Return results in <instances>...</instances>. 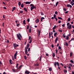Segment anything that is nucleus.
Returning a JSON list of instances; mask_svg holds the SVG:
<instances>
[{"instance_id":"nucleus-4","label":"nucleus","mask_w":74,"mask_h":74,"mask_svg":"<svg viewBox=\"0 0 74 74\" xmlns=\"http://www.w3.org/2000/svg\"><path fill=\"white\" fill-rule=\"evenodd\" d=\"M17 54V51H16V52L15 53L14 56V58L15 60L16 59Z\"/></svg>"},{"instance_id":"nucleus-33","label":"nucleus","mask_w":74,"mask_h":74,"mask_svg":"<svg viewBox=\"0 0 74 74\" xmlns=\"http://www.w3.org/2000/svg\"><path fill=\"white\" fill-rule=\"evenodd\" d=\"M42 59V56H41L40 57V59H39V60L40 61H41V60Z\"/></svg>"},{"instance_id":"nucleus-38","label":"nucleus","mask_w":74,"mask_h":74,"mask_svg":"<svg viewBox=\"0 0 74 74\" xmlns=\"http://www.w3.org/2000/svg\"><path fill=\"white\" fill-rule=\"evenodd\" d=\"M40 31H39L38 32V37L40 36Z\"/></svg>"},{"instance_id":"nucleus-59","label":"nucleus","mask_w":74,"mask_h":74,"mask_svg":"<svg viewBox=\"0 0 74 74\" xmlns=\"http://www.w3.org/2000/svg\"><path fill=\"white\" fill-rule=\"evenodd\" d=\"M55 51H56V53L57 54V49H56L55 50Z\"/></svg>"},{"instance_id":"nucleus-24","label":"nucleus","mask_w":74,"mask_h":74,"mask_svg":"<svg viewBox=\"0 0 74 74\" xmlns=\"http://www.w3.org/2000/svg\"><path fill=\"white\" fill-rule=\"evenodd\" d=\"M24 10L25 11L27 12V8H24Z\"/></svg>"},{"instance_id":"nucleus-60","label":"nucleus","mask_w":74,"mask_h":74,"mask_svg":"<svg viewBox=\"0 0 74 74\" xmlns=\"http://www.w3.org/2000/svg\"><path fill=\"white\" fill-rule=\"evenodd\" d=\"M35 65L36 66H38V64H36V65Z\"/></svg>"},{"instance_id":"nucleus-13","label":"nucleus","mask_w":74,"mask_h":74,"mask_svg":"<svg viewBox=\"0 0 74 74\" xmlns=\"http://www.w3.org/2000/svg\"><path fill=\"white\" fill-rule=\"evenodd\" d=\"M27 49H25V54H27L28 53V52H27Z\"/></svg>"},{"instance_id":"nucleus-40","label":"nucleus","mask_w":74,"mask_h":74,"mask_svg":"<svg viewBox=\"0 0 74 74\" xmlns=\"http://www.w3.org/2000/svg\"><path fill=\"white\" fill-rule=\"evenodd\" d=\"M27 21L28 22H30V18H29L27 20Z\"/></svg>"},{"instance_id":"nucleus-10","label":"nucleus","mask_w":74,"mask_h":74,"mask_svg":"<svg viewBox=\"0 0 74 74\" xmlns=\"http://www.w3.org/2000/svg\"><path fill=\"white\" fill-rule=\"evenodd\" d=\"M45 19V18L43 17H42L41 18V20H40V22H41L42 21V19Z\"/></svg>"},{"instance_id":"nucleus-22","label":"nucleus","mask_w":74,"mask_h":74,"mask_svg":"<svg viewBox=\"0 0 74 74\" xmlns=\"http://www.w3.org/2000/svg\"><path fill=\"white\" fill-rule=\"evenodd\" d=\"M24 6V5H23V3H22L21 5V7L22 8H23Z\"/></svg>"},{"instance_id":"nucleus-27","label":"nucleus","mask_w":74,"mask_h":74,"mask_svg":"<svg viewBox=\"0 0 74 74\" xmlns=\"http://www.w3.org/2000/svg\"><path fill=\"white\" fill-rule=\"evenodd\" d=\"M40 14H41V15H44V13H43L42 12H40Z\"/></svg>"},{"instance_id":"nucleus-51","label":"nucleus","mask_w":74,"mask_h":74,"mask_svg":"<svg viewBox=\"0 0 74 74\" xmlns=\"http://www.w3.org/2000/svg\"><path fill=\"white\" fill-rule=\"evenodd\" d=\"M32 40H30L29 41V44H31V42H32Z\"/></svg>"},{"instance_id":"nucleus-37","label":"nucleus","mask_w":74,"mask_h":74,"mask_svg":"<svg viewBox=\"0 0 74 74\" xmlns=\"http://www.w3.org/2000/svg\"><path fill=\"white\" fill-rule=\"evenodd\" d=\"M24 59H25V60L27 59V57H26V56H24Z\"/></svg>"},{"instance_id":"nucleus-58","label":"nucleus","mask_w":74,"mask_h":74,"mask_svg":"<svg viewBox=\"0 0 74 74\" xmlns=\"http://www.w3.org/2000/svg\"><path fill=\"white\" fill-rule=\"evenodd\" d=\"M55 19H56V21H58V18H55Z\"/></svg>"},{"instance_id":"nucleus-64","label":"nucleus","mask_w":74,"mask_h":74,"mask_svg":"<svg viewBox=\"0 0 74 74\" xmlns=\"http://www.w3.org/2000/svg\"><path fill=\"white\" fill-rule=\"evenodd\" d=\"M71 5H74V3H72Z\"/></svg>"},{"instance_id":"nucleus-47","label":"nucleus","mask_w":74,"mask_h":74,"mask_svg":"<svg viewBox=\"0 0 74 74\" xmlns=\"http://www.w3.org/2000/svg\"><path fill=\"white\" fill-rule=\"evenodd\" d=\"M65 45H66V46H68V43H67V42H66Z\"/></svg>"},{"instance_id":"nucleus-23","label":"nucleus","mask_w":74,"mask_h":74,"mask_svg":"<svg viewBox=\"0 0 74 74\" xmlns=\"http://www.w3.org/2000/svg\"><path fill=\"white\" fill-rule=\"evenodd\" d=\"M58 3H59V2L57 1L56 4V7L57 5H58Z\"/></svg>"},{"instance_id":"nucleus-34","label":"nucleus","mask_w":74,"mask_h":74,"mask_svg":"<svg viewBox=\"0 0 74 74\" xmlns=\"http://www.w3.org/2000/svg\"><path fill=\"white\" fill-rule=\"evenodd\" d=\"M64 73H67V70H64Z\"/></svg>"},{"instance_id":"nucleus-42","label":"nucleus","mask_w":74,"mask_h":74,"mask_svg":"<svg viewBox=\"0 0 74 74\" xmlns=\"http://www.w3.org/2000/svg\"><path fill=\"white\" fill-rule=\"evenodd\" d=\"M51 36V32H49V36Z\"/></svg>"},{"instance_id":"nucleus-20","label":"nucleus","mask_w":74,"mask_h":74,"mask_svg":"<svg viewBox=\"0 0 74 74\" xmlns=\"http://www.w3.org/2000/svg\"><path fill=\"white\" fill-rule=\"evenodd\" d=\"M58 19H60L61 20L62 19V17H58Z\"/></svg>"},{"instance_id":"nucleus-1","label":"nucleus","mask_w":74,"mask_h":74,"mask_svg":"<svg viewBox=\"0 0 74 74\" xmlns=\"http://www.w3.org/2000/svg\"><path fill=\"white\" fill-rule=\"evenodd\" d=\"M56 65L58 66V69L60 70V67L59 66V64L58 62H54V65L55 67H56Z\"/></svg>"},{"instance_id":"nucleus-48","label":"nucleus","mask_w":74,"mask_h":74,"mask_svg":"<svg viewBox=\"0 0 74 74\" xmlns=\"http://www.w3.org/2000/svg\"><path fill=\"white\" fill-rule=\"evenodd\" d=\"M17 25L16 26L17 27H18V26H19V23L18 24H16Z\"/></svg>"},{"instance_id":"nucleus-52","label":"nucleus","mask_w":74,"mask_h":74,"mask_svg":"<svg viewBox=\"0 0 74 74\" xmlns=\"http://www.w3.org/2000/svg\"><path fill=\"white\" fill-rule=\"evenodd\" d=\"M62 27H64V26H65V25L64 24H63L62 25Z\"/></svg>"},{"instance_id":"nucleus-43","label":"nucleus","mask_w":74,"mask_h":74,"mask_svg":"<svg viewBox=\"0 0 74 74\" xmlns=\"http://www.w3.org/2000/svg\"><path fill=\"white\" fill-rule=\"evenodd\" d=\"M63 36L64 37V38H65V37H66V36L64 35V34H63Z\"/></svg>"},{"instance_id":"nucleus-57","label":"nucleus","mask_w":74,"mask_h":74,"mask_svg":"<svg viewBox=\"0 0 74 74\" xmlns=\"http://www.w3.org/2000/svg\"><path fill=\"white\" fill-rule=\"evenodd\" d=\"M59 47L58 49H61V47Z\"/></svg>"},{"instance_id":"nucleus-63","label":"nucleus","mask_w":74,"mask_h":74,"mask_svg":"<svg viewBox=\"0 0 74 74\" xmlns=\"http://www.w3.org/2000/svg\"><path fill=\"white\" fill-rule=\"evenodd\" d=\"M69 66H72V65L71 64H70V65H69Z\"/></svg>"},{"instance_id":"nucleus-9","label":"nucleus","mask_w":74,"mask_h":74,"mask_svg":"<svg viewBox=\"0 0 74 74\" xmlns=\"http://www.w3.org/2000/svg\"><path fill=\"white\" fill-rule=\"evenodd\" d=\"M24 3H25V4H30V2L28 1L26 2L25 3V2Z\"/></svg>"},{"instance_id":"nucleus-62","label":"nucleus","mask_w":74,"mask_h":74,"mask_svg":"<svg viewBox=\"0 0 74 74\" xmlns=\"http://www.w3.org/2000/svg\"><path fill=\"white\" fill-rule=\"evenodd\" d=\"M73 1H71L70 2V4H73Z\"/></svg>"},{"instance_id":"nucleus-28","label":"nucleus","mask_w":74,"mask_h":74,"mask_svg":"<svg viewBox=\"0 0 74 74\" xmlns=\"http://www.w3.org/2000/svg\"><path fill=\"white\" fill-rule=\"evenodd\" d=\"M10 64H12V60H10Z\"/></svg>"},{"instance_id":"nucleus-30","label":"nucleus","mask_w":74,"mask_h":74,"mask_svg":"<svg viewBox=\"0 0 74 74\" xmlns=\"http://www.w3.org/2000/svg\"><path fill=\"white\" fill-rule=\"evenodd\" d=\"M66 40H68V39L69 38V36H67L66 37Z\"/></svg>"},{"instance_id":"nucleus-26","label":"nucleus","mask_w":74,"mask_h":74,"mask_svg":"<svg viewBox=\"0 0 74 74\" xmlns=\"http://www.w3.org/2000/svg\"><path fill=\"white\" fill-rule=\"evenodd\" d=\"M18 4V5H19V6H21V3L20 2H19Z\"/></svg>"},{"instance_id":"nucleus-55","label":"nucleus","mask_w":74,"mask_h":74,"mask_svg":"<svg viewBox=\"0 0 74 74\" xmlns=\"http://www.w3.org/2000/svg\"><path fill=\"white\" fill-rule=\"evenodd\" d=\"M28 48H29V47H25V49H29Z\"/></svg>"},{"instance_id":"nucleus-56","label":"nucleus","mask_w":74,"mask_h":74,"mask_svg":"<svg viewBox=\"0 0 74 74\" xmlns=\"http://www.w3.org/2000/svg\"><path fill=\"white\" fill-rule=\"evenodd\" d=\"M63 10L64 11H66V9L64 8Z\"/></svg>"},{"instance_id":"nucleus-50","label":"nucleus","mask_w":74,"mask_h":74,"mask_svg":"<svg viewBox=\"0 0 74 74\" xmlns=\"http://www.w3.org/2000/svg\"><path fill=\"white\" fill-rule=\"evenodd\" d=\"M59 32H61V33H62V30H59Z\"/></svg>"},{"instance_id":"nucleus-8","label":"nucleus","mask_w":74,"mask_h":74,"mask_svg":"<svg viewBox=\"0 0 74 74\" xmlns=\"http://www.w3.org/2000/svg\"><path fill=\"white\" fill-rule=\"evenodd\" d=\"M13 46L14 47H18V46H19L18 45H17L16 43H14Z\"/></svg>"},{"instance_id":"nucleus-39","label":"nucleus","mask_w":74,"mask_h":74,"mask_svg":"<svg viewBox=\"0 0 74 74\" xmlns=\"http://www.w3.org/2000/svg\"><path fill=\"white\" fill-rule=\"evenodd\" d=\"M73 53H70V56H72Z\"/></svg>"},{"instance_id":"nucleus-29","label":"nucleus","mask_w":74,"mask_h":74,"mask_svg":"<svg viewBox=\"0 0 74 74\" xmlns=\"http://www.w3.org/2000/svg\"><path fill=\"white\" fill-rule=\"evenodd\" d=\"M52 56H53V57H54L55 56V53H53V54H52Z\"/></svg>"},{"instance_id":"nucleus-25","label":"nucleus","mask_w":74,"mask_h":74,"mask_svg":"<svg viewBox=\"0 0 74 74\" xmlns=\"http://www.w3.org/2000/svg\"><path fill=\"white\" fill-rule=\"evenodd\" d=\"M21 66H20L19 67V68H18V67L17 68V70H18V69H20V68H21Z\"/></svg>"},{"instance_id":"nucleus-32","label":"nucleus","mask_w":74,"mask_h":74,"mask_svg":"<svg viewBox=\"0 0 74 74\" xmlns=\"http://www.w3.org/2000/svg\"><path fill=\"white\" fill-rule=\"evenodd\" d=\"M53 17H54V19H55V18H56V15H55V14H54V15Z\"/></svg>"},{"instance_id":"nucleus-14","label":"nucleus","mask_w":74,"mask_h":74,"mask_svg":"<svg viewBox=\"0 0 74 74\" xmlns=\"http://www.w3.org/2000/svg\"><path fill=\"white\" fill-rule=\"evenodd\" d=\"M9 40H5V42H6V43H9Z\"/></svg>"},{"instance_id":"nucleus-44","label":"nucleus","mask_w":74,"mask_h":74,"mask_svg":"<svg viewBox=\"0 0 74 74\" xmlns=\"http://www.w3.org/2000/svg\"><path fill=\"white\" fill-rule=\"evenodd\" d=\"M74 40V38H72L71 39V41H73V40Z\"/></svg>"},{"instance_id":"nucleus-19","label":"nucleus","mask_w":74,"mask_h":74,"mask_svg":"<svg viewBox=\"0 0 74 74\" xmlns=\"http://www.w3.org/2000/svg\"><path fill=\"white\" fill-rule=\"evenodd\" d=\"M48 70L49 71H51L52 69L51 68H49V69H48Z\"/></svg>"},{"instance_id":"nucleus-7","label":"nucleus","mask_w":74,"mask_h":74,"mask_svg":"<svg viewBox=\"0 0 74 74\" xmlns=\"http://www.w3.org/2000/svg\"><path fill=\"white\" fill-rule=\"evenodd\" d=\"M30 72L26 70L25 72V73L26 74H29L30 73Z\"/></svg>"},{"instance_id":"nucleus-35","label":"nucleus","mask_w":74,"mask_h":74,"mask_svg":"<svg viewBox=\"0 0 74 74\" xmlns=\"http://www.w3.org/2000/svg\"><path fill=\"white\" fill-rule=\"evenodd\" d=\"M58 14V12L56 11L55 12V14H56V15H57Z\"/></svg>"},{"instance_id":"nucleus-36","label":"nucleus","mask_w":74,"mask_h":74,"mask_svg":"<svg viewBox=\"0 0 74 74\" xmlns=\"http://www.w3.org/2000/svg\"><path fill=\"white\" fill-rule=\"evenodd\" d=\"M68 20V22H70V20H71V18H69Z\"/></svg>"},{"instance_id":"nucleus-21","label":"nucleus","mask_w":74,"mask_h":74,"mask_svg":"<svg viewBox=\"0 0 74 74\" xmlns=\"http://www.w3.org/2000/svg\"><path fill=\"white\" fill-rule=\"evenodd\" d=\"M25 22H26V20H24L23 21V23L24 25H26V23H25Z\"/></svg>"},{"instance_id":"nucleus-54","label":"nucleus","mask_w":74,"mask_h":74,"mask_svg":"<svg viewBox=\"0 0 74 74\" xmlns=\"http://www.w3.org/2000/svg\"><path fill=\"white\" fill-rule=\"evenodd\" d=\"M20 13H23V10H22L20 12Z\"/></svg>"},{"instance_id":"nucleus-49","label":"nucleus","mask_w":74,"mask_h":74,"mask_svg":"<svg viewBox=\"0 0 74 74\" xmlns=\"http://www.w3.org/2000/svg\"><path fill=\"white\" fill-rule=\"evenodd\" d=\"M69 24H70V23H68L67 24V26H69Z\"/></svg>"},{"instance_id":"nucleus-31","label":"nucleus","mask_w":74,"mask_h":74,"mask_svg":"<svg viewBox=\"0 0 74 74\" xmlns=\"http://www.w3.org/2000/svg\"><path fill=\"white\" fill-rule=\"evenodd\" d=\"M32 31V29H31V28L29 29V33H31V31Z\"/></svg>"},{"instance_id":"nucleus-16","label":"nucleus","mask_w":74,"mask_h":74,"mask_svg":"<svg viewBox=\"0 0 74 74\" xmlns=\"http://www.w3.org/2000/svg\"><path fill=\"white\" fill-rule=\"evenodd\" d=\"M57 34V32H55L54 33V37H56V35Z\"/></svg>"},{"instance_id":"nucleus-61","label":"nucleus","mask_w":74,"mask_h":74,"mask_svg":"<svg viewBox=\"0 0 74 74\" xmlns=\"http://www.w3.org/2000/svg\"><path fill=\"white\" fill-rule=\"evenodd\" d=\"M30 46V45L29 44H28L27 45V47H29Z\"/></svg>"},{"instance_id":"nucleus-6","label":"nucleus","mask_w":74,"mask_h":74,"mask_svg":"<svg viewBox=\"0 0 74 74\" xmlns=\"http://www.w3.org/2000/svg\"><path fill=\"white\" fill-rule=\"evenodd\" d=\"M67 27L68 29H71V25H69Z\"/></svg>"},{"instance_id":"nucleus-17","label":"nucleus","mask_w":74,"mask_h":74,"mask_svg":"<svg viewBox=\"0 0 74 74\" xmlns=\"http://www.w3.org/2000/svg\"><path fill=\"white\" fill-rule=\"evenodd\" d=\"M56 27V26L55 25L52 28L53 30H54L55 29Z\"/></svg>"},{"instance_id":"nucleus-12","label":"nucleus","mask_w":74,"mask_h":74,"mask_svg":"<svg viewBox=\"0 0 74 74\" xmlns=\"http://www.w3.org/2000/svg\"><path fill=\"white\" fill-rule=\"evenodd\" d=\"M58 37L57 36V37L55 40V42H56H56H57V41H58Z\"/></svg>"},{"instance_id":"nucleus-41","label":"nucleus","mask_w":74,"mask_h":74,"mask_svg":"<svg viewBox=\"0 0 74 74\" xmlns=\"http://www.w3.org/2000/svg\"><path fill=\"white\" fill-rule=\"evenodd\" d=\"M72 63H73V61L72 60H71L70 61Z\"/></svg>"},{"instance_id":"nucleus-3","label":"nucleus","mask_w":74,"mask_h":74,"mask_svg":"<svg viewBox=\"0 0 74 74\" xmlns=\"http://www.w3.org/2000/svg\"><path fill=\"white\" fill-rule=\"evenodd\" d=\"M17 36L18 40H21V38H22V36L20 33H19L18 34H17Z\"/></svg>"},{"instance_id":"nucleus-53","label":"nucleus","mask_w":74,"mask_h":74,"mask_svg":"<svg viewBox=\"0 0 74 74\" xmlns=\"http://www.w3.org/2000/svg\"><path fill=\"white\" fill-rule=\"evenodd\" d=\"M28 49V52H29L30 51V48H29V49Z\"/></svg>"},{"instance_id":"nucleus-5","label":"nucleus","mask_w":74,"mask_h":74,"mask_svg":"<svg viewBox=\"0 0 74 74\" xmlns=\"http://www.w3.org/2000/svg\"><path fill=\"white\" fill-rule=\"evenodd\" d=\"M67 7L68 8L69 7V8H72V6L70 4H68L67 5Z\"/></svg>"},{"instance_id":"nucleus-18","label":"nucleus","mask_w":74,"mask_h":74,"mask_svg":"<svg viewBox=\"0 0 74 74\" xmlns=\"http://www.w3.org/2000/svg\"><path fill=\"white\" fill-rule=\"evenodd\" d=\"M29 40H31L32 39V38H31V37L30 36H29Z\"/></svg>"},{"instance_id":"nucleus-2","label":"nucleus","mask_w":74,"mask_h":74,"mask_svg":"<svg viewBox=\"0 0 74 74\" xmlns=\"http://www.w3.org/2000/svg\"><path fill=\"white\" fill-rule=\"evenodd\" d=\"M30 6H31L32 7H31V10L32 11L33 9L35 8L36 9V8L34 6V5L33 4H31L30 5Z\"/></svg>"},{"instance_id":"nucleus-15","label":"nucleus","mask_w":74,"mask_h":74,"mask_svg":"<svg viewBox=\"0 0 74 74\" xmlns=\"http://www.w3.org/2000/svg\"><path fill=\"white\" fill-rule=\"evenodd\" d=\"M15 8H16L15 7H14L13 8L12 10V12H13V11H14L15 10Z\"/></svg>"},{"instance_id":"nucleus-11","label":"nucleus","mask_w":74,"mask_h":74,"mask_svg":"<svg viewBox=\"0 0 74 74\" xmlns=\"http://www.w3.org/2000/svg\"><path fill=\"white\" fill-rule=\"evenodd\" d=\"M36 22L37 23H38L39 22V19H37L36 20Z\"/></svg>"},{"instance_id":"nucleus-45","label":"nucleus","mask_w":74,"mask_h":74,"mask_svg":"<svg viewBox=\"0 0 74 74\" xmlns=\"http://www.w3.org/2000/svg\"><path fill=\"white\" fill-rule=\"evenodd\" d=\"M18 64L17 63L16 64V68H17V67H18Z\"/></svg>"},{"instance_id":"nucleus-46","label":"nucleus","mask_w":74,"mask_h":74,"mask_svg":"<svg viewBox=\"0 0 74 74\" xmlns=\"http://www.w3.org/2000/svg\"><path fill=\"white\" fill-rule=\"evenodd\" d=\"M58 23H61V21L60 20H59L58 21Z\"/></svg>"}]
</instances>
